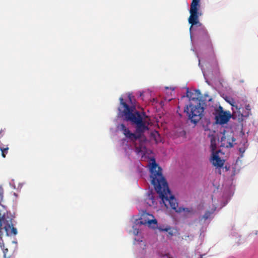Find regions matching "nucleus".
I'll list each match as a JSON object with an SVG mask.
<instances>
[{"label": "nucleus", "mask_w": 258, "mask_h": 258, "mask_svg": "<svg viewBox=\"0 0 258 258\" xmlns=\"http://www.w3.org/2000/svg\"><path fill=\"white\" fill-rule=\"evenodd\" d=\"M235 139L232 136L224 135L221 138V146L226 148H232Z\"/></svg>", "instance_id": "obj_6"}, {"label": "nucleus", "mask_w": 258, "mask_h": 258, "mask_svg": "<svg viewBox=\"0 0 258 258\" xmlns=\"http://www.w3.org/2000/svg\"><path fill=\"white\" fill-rule=\"evenodd\" d=\"M145 201L148 205L150 206L154 205L155 202V199L153 195L149 194L148 197L146 198Z\"/></svg>", "instance_id": "obj_8"}, {"label": "nucleus", "mask_w": 258, "mask_h": 258, "mask_svg": "<svg viewBox=\"0 0 258 258\" xmlns=\"http://www.w3.org/2000/svg\"><path fill=\"white\" fill-rule=\"evenodd\" d=\"M167 232H168V236H172L173 235V231L172 230L171 228Z\"/></svg>", "instance_id": "obj_19"}, {"label": "nucleus", "mask_w": 258, "mask_h": 258, "mask_svg": "<svg viewBox=\"0 0 258 258\" xmlns=\"http://www.w3.org/2000/svg\"><path fill=\"white\" fill-rule=\"evenodd\" d=\"M5 229H6V231H8V228H7V227H5Z\"/></svg>", "instance_id": "obj_22"}, {"label": "nucleus", "mask_w": 258, "mask_h": 258, "mask_svg": "<svg viewBox=\"0 0 258 258\" xmlns=\"http://www.w3.org/2000/svg\"><path fill=\"white\" fill-rule=\"evenodd\" d=\"M135 147L136 149V152L138 153H141L143 152V149L144 148L143 143L141 142L140 144L138 145L137 143H135Z\"/></svg>", "instance_id": "obj_10"}, {"label": "nucleus", "mask_w": 258, "mask_h": 258, "mask_svg": "<svg viewBox=\"0 0 258 258\" xmlns=\"http://www.w3.org/2000/svg\"><path fill=\"white\" fill-rule=\"evenodd\" d=\"M192 93L187 91V96L190 100H196V98L192 97ZM196 101H198L196 105L190 103L189 105H186L184 109V111L187 113L188 119L194 124H196L202 118L204 110V107L201 106V100L196 98Z\"/></svg>", "instance_id": "obj_3"}, {"label": "nucleus", "mask_w": 258, "mask_h": 258, "mask_svg": "<svg viewBox=\"0 0 258 258\" xmlns=\"http://www.w3.org/2000/svg\"><path fill=\"white\" fill-rule=\"evenodd\" d=\"M162 168L153 159L150 167L151 183L154 185L157 192L159 194L165 206L167 208L170 207L177 213L182 211L189 212L188 208L178 207L177 200L171 194L168 183L162 175Z\"/></svg>", "instance_id": "obj_1"}, {"label": "nucleus", "mask_w": 258, "mask_h": 258, "mask_svg": "<svg viewBox=\"0 0 258 258\" xmlns=\"http://www.w3.org/2000/svg\"><path fill=\"white\" fill-rule=\"evenodd\" d=\"M132 94H128V99H129V100H130L131 103H132Z\"/></svg>", "instance_id": "obj_21"}, {"label": "nucleus", "mask_w": 258, "mask_h": 258, "mask_svg": "<svg viewBox=\"0 0 258 258\" xmlns=\"http://www.w3.org/2000/svg\"><path fill=\"white\" fill-rule=\"evenodd\" d=\"M216 148L217 146L215 140H211V149L213 153H215V151L216 149Z\"/></svg>", "instance_id": "obj_15"}, {"label": "nucleus", "mask_w": 258, "mask_h": 258, "mask_svg": "<svg viewBox=\"0 0 258 258\" xmlns=\"http://www.w3.org/2000/svg\"><path fill=\"white\" fill-rule=\"evenodd\" d=\"M119 101V111L124 116L126 121H130L136 125V134L131 133L129 129L123 123L120 124L118 128L126 138L135 142L140 139L141 135L143 133L149 130L148 126L146 125V121L143 120V116L140 112L137 110L134 111L135 110L134 106H130L123 101L122 97H120Z\"/></svg>", "instance_id": "obj_2"}, {"label": "nucleus", "mask_w": 258, "mask_h": 258, "mask_svg": "<svg viewBox=\"0 0 258 258\" xmlns=\"http://www.w3.org/2000/svg\"><path fill=\"white\" fill-rule=\"evenodd\" d=\"M211 162L213 166L217 168H221L224 164L225 160L221 159L218 155V153L216 152V153H212Z\"/></svg>", "instance_id": "obj_7"}, {"label": "nucleus", "mask_w": 258, "mask_h": 258, "mask_svg": "<svg viewBox=\"0 0 258 258\" xmlns=\"http://www.w3.org/2000/svg\"><path fill=\"white\" fill-rule=\"evenodd\" d=\"M143 220V218H141V223L142 224H145L146 223H148L149 225L151 224L152 223L157 224V221L156 219L154 220H149L147 221L146 220H145L144 221Z\"/></svg>", "instance_id": "obj_11"}, {"label": "nucleus", "mask_w": 258, "mask_h": 258, "mask_svg": "<svg viewBox=\"0 0 258 258\" xmlns=\"http://www.w3.org/2000/svg\"><path fill=\"white\" fill-rule=\"evenodd\" d=\"M212 214V213L209 211H206L205 212V214L202 217V219H204L205 220H207L208 219H209L210 217Z\"/></svg>", "instance_id": "obj_14"}, {"label": "nucleus", "mask_w": 258, "mask_h": 258, "mask_svg": "<svg viewBox=\"0 0 258 258\" xmlns=\"http://www.w3.org/2000/svg\"><path fill=\"white\" fill-rule=\"evenodd\" d=\"M159 230L161 231H166V232H167L169 230H170V229H171V227L168 226L167 227H166L165 228H162L161 227H159Z\"/></svg>", "instance_id": "obj_17"}, {"label": "nucleus", "mask_w": 258, "mask_h": 258, "mask_svg": "<svg viewBox=\"0 0 258 258\" xmlns=\"http://www.w3.org/2000/svg\"><path fill=\"white\" fill-rule=\"evenodd\" d=\"M161 258H172L169 254H165L163 255Z\"/></svg>", "instance_id": "obj_20"}, {"label": "nucleus", "mask_w": 258, "mask_h": 258, "mask_svg": "<svg viewBox=\"0 0 258 258\" xmlns=\"http://www.w3.org/2000/svg\"><path fill=\"white\" fill-rule=\"evenodd\" d=\"M231 117L229 111H224L223 107L219 106L215 110V120L217 123L223 124L226 123Z\"/></svg>", "instance_id": "obj_5"}, {"label": "nucleus", "mask_w": 258, "mask_h": 258, "mask_svg": "<svg viewBox=\"0 0 258 258\" xmlns=\"http://www.w3.org/2000/svg\"><path fill=\"white\" fill-rule=\"evenodd\" d=\"M9 227L11 228V233L14 235H16L17 234V230L16 228L14 227L13 226L11 227L10 225H9Z\"/></svg>", "instance_id": "obj_16"}, {"label": "nucleus", "mask_w": 258, "mask_h": 258, "mask_svg": "<svg viewBox=\"0 0 258 258\" xmlns=\"http://www.w3.org/2000/svg\"><path fill=\"white\" fill-rule=\"evenodd\" d=\"M142 95H143V93H140V96H142Z\"/></svg>", "instance_id": "obj_23"}, {"label": "nucleus", "mask_w": 258, "mask_h": 258, "mask_svg": "<svg viewBox=\"0 0 258 258\" xmlns=\"http://www.w3.org/2000/svg\"><path fill=\"white\" fill-rule=\"evenodd\" d=\"M200 1L201 0H192L190 4V8L189 10L190 16L188 18V21L189 24L191 25L190 30L196 24L201 25V23L199 22V17L201 15L198 11L200 8Z\"/></svg>", "instance_id": "obj_4"}, {"label": "nucleus", "mask_w": 258, "mask_h": 258, "mask_svg": "<svg viewBox=\"0 0 258 258\" xmlns=\"http://www.w3.org/2000/svg\"><path fill=\"white\" fill-rule=\"evenodd\" d=\"M2 221H1V219H0V238H2V235L3 234V232H2Z\"/></svg>", "instance_id": "obj_18"}, {"label": "nucleus", "mask_w": 258, "mask_h": 258, "mask_svg": "<svg viewBox=\"0 0 258 258\" xmlns=\"http://www.w3.org/2000/svg\"><path fill=\"white\" fill-rule=\"evenodd\" d=\"M1 151H2V156L3 158H5L6 154H8L9 148H1Z\"/></svg>", "instance_id": "obj_13"}, {"label": "nucleus", "mask_w": 258, "mask_h": 258, "mask_svg": "<svg viewBox=\"0 0 258 258\" xmlns=\"http://www.w3.org/2000/svg\"><path fill=\"white\" fill-rule=\"evenodd\" d=\"M245 109L247 111L246 112H245V114L244 115L245 117L248 116L249 115H251V107L249 105V104H247L245 105Z\"/></svg>", "instance_id": "obj_12"}, {"label": "nucleus", "mask_w": 258, "mask_h": 258, "mask_svg": "<svg viewBox=\"0 0 258 258\" xmlns=\"http://www.w3.org/2000/svg\"><path fill=\"white\" fill-rule=\"evenodd\" d=\"M195 25H197L198 26H200V25L199 24H196ZM200 27H202V28H201V31H200V34L201 35H203V36H205V37H206L207 38L209 39V35H208V33L207 30L206 29V28L202 26V24H201V25L200 26Z\"/></svg>", "instance_id": "obj_9"}]
</instances>
